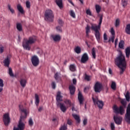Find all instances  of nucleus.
Masks as SVG:
<instances>
[{
    "instance_id": "1",
    "label": "nucleus",
    "mask_w": 130,
    "mask_h": 130,
    "mask_svg": "<svg viewBox=\"0 0 130 130\" xmlns=\"http://www.w3.org/2000/svg\"><path fill=\"white\" fill-rule=\"evenodd\" d=\"M115 62L116 66L121 69L120 72V75H122L124 71H125V69H126L125 57L122 54V53H120L118 57L115 59Z\"/></svg>"
},
{
    "instance_id": "2",
    "label": "nucleus",
    "mask_w": 130,
    "mask_h": 130,
    "mask_svg": "<svg viewBox=\"0 0 130 130\" xmlns=\"http://www.w3.org/2000/svg\"><path fill=\"white\" fill-rule=\"evenodd\" d=\"M37 38L35 36L29 37L28 39H24L22 42V46L26 50H30L31 45L36 42Z\"/></svg>"
},
{
    "instance_id": "3",
    "label": "nucleus",
    "mask_w": 130,
    "mask_h": 130,
    "mask_svg": "<svg viewBox=\"0 0 130 130\" xmlns=\"http://www.w3.org/2000/svg\"><path fill=\"white\" fill-rule=\"evenodd\" d=\"M103 20V16L101 15L100 17L99 23L97 25L96 24H93L91 25V29L95 32V36L98 42H100V32L99 30L101 29V25L102 24V21Z\"/></svg>"
},
{
    "instance_id": "4",
    "label": "nucleus",
    "mask_w": 130,
    "mask_h": 130,
    "mask_svg": "<svg viewBox=\"0 0 130 130\" xmlns=\"http://www.w3.org/2000/svg\"><path fill=\"white\" fill-rule=\"evenodd\" d=\"M54 15L51 10H47L45 12V20L47 22H53Z\"/></svg>"
},
{
    "instance_id": "5",
    "label": "nucleus",
    "mask_w": 130,
    "mask_h": 130,
    "mask_svg": "<svg viewBox=\"0 0 130 130\" xmlns=\"http://www.w3.org/2000/svg\"><path fill=\"white\" fill-rule=\"evenodd\" d=\"M19 112L21 114L20 116V118H23V119L26 118L28 114V111L27 110V109H26V108H25V107H24L22 105H19Z\"/></svg>"
},
{
    "instance_id": "6",
    "label": "nucleus",
    "mask_w": 130,
    "mask_h": 130,
    "mask_svg": "<svg viewBox=\"0 0 130 130\" xmlns=\"http://www.w3.org/2000/svg\"><path fill=\"white\" fill-rule=\"evenodd\" d=\"M23 118H20L18 124L17 125V127H14L13 130H24L25 129V123L23 121Z\"/></svg>"
},
{
    "instance_id": "7",
    "label": "nucleus",
    "mask_w": 130,
    "mask_h": 130,
    "mask_svg": "<svg viewBox=\"0 0 130 130\" xmlns=\"http://www.w3.org/2000/svg\"><path fill=\"white\" fill-rule=\"evenodd\" d=\"M103 88V86L102 85V83L97 81L95 82L94 85V90L95 93H100L101 91H102V88Z\"/></svg>"
},
{
    "instance_id": "8",
    "label": "nucleus",
    "mask_w": 130,
    "mask_h": 130,
    "mask_svg": "<svg viewBox=\"0 0 130 130\" xmlns=\"http://www.w3.org/2000/svg\"><path fill=\"white\" fill-rule=\"evenodd\" d=\"M114 112L116 114H120L122 115L124 113V109H123V107L120 106L119 108L117 107L116 106H114L113 107Z\"/></svg>"
},
{
    "instance_id": "9",
    "label": "nucleus",
    "mask_w": 130,
    "mask_h": 130,
    "mask_svg": "<svg viewBox=\"0 0 130 130\" xmlns=\"http://www.w3.org/2000/svg\"><path fill=\"white\" fill-rule=\"evenodd\" d=\"M92 99L93 101L94 105H98L99 108H100V109H102V108H103L104 103L102 102V101H99L98 98H96L95 99L94 98V97H92Z\"/></svg>"
},
{
    "instance_id": "10",
    "label": "nucleus",
    "mask_w": 130,
    "mask_h": 130,
    "mask_svg": "<svg viewBox=\"0 0 130 130\" xmlns=\"http://www.w3.org/2000/svg\"><path fill=\"white\" fill-rule=\"evenodd\" d=\"M31 61L34 67H38L40 61H39V58L37 55H34L31 56Z\"/></svg>"
},
{
    "instance_id": "11",
    "label": "nucleus",
    "mask_w": 130,
    "mask_h": 130,
    "mask_svg": "<svg viewBox=\"0 0 130 130\" xmlns=\"http://www.w3.org/2000/svg\"><path fill=\"white\" fill-rule=\"evenodd\" d=\"M11 58H12V55L9 54L3 61L4 67L6 68H10V64L11 63Z\"/></svg>"
},
{
    "instance_id": "12",
    "label": "nucleus",
    "mask_w": 130,
    "mask_h": 130,
    "mask_svg": "<svg viewBox=\"0 0 130 130\" xmlns=\"http://www.w3.org/2000/svg\"><path fill=\"white\" fill-rule=\"evenodd\" d=\"M125 120L130 124V104H129L127 107L126 112L125 115Z\"/></svg>"
},
{
    "instance_id": "13",
    "label": "nucleus",
    "mask_w": 130,
    "mask_h": 130,
    "mask_svg": "<svg viewBox=\"0 0 130 130\" xmlns=\"http://www.w3.org/2000/svg\"><path fill=\"white\" fill-rule=\"evenodd\" d=\"M3 121L4 124L7 126L9 125L11 121V119L10 118V115L9 114H5L3 116Z\"/></svg>"
},
{
    "instance_id": "14",
    "label": "nucleus",
    "mask_w": 130,
    "mask_h": 130,
    "mask_svg": "<svg viewBox=\"0 0 130 130\" xmlns=\"http://www.w3.org/2000/svg\"><path fill=\"white\" fill-rule=\"evenodd\" d=\"M89 60V56L87 53H84L81 58L80 61L81 63H86L87 61Z\"/></svg>"
},
{
    "instance_id": "15",
    "label": "nucleus",
    "mask_w": 130,
    "mask_h": 130,
    "mask_svg": "<svg viewBox=\"0 0 130 130\" xmlns=\"http://www.w3.org/2000/svg\"><path fill=\"white\" fill-rule=\"evenodd\" d=\"M114 120L116 124H121V122L122 121V117L114 116Z\"/></svg>"
},
{
    "instance_id": "16",
    "label": "nucleus",
    "mask_w": 130,
    "mask_h": 130,
    "mask_svg": "<svg viewBox=\"0 0 130 130\" xmlns=\"http://www.w3.org/2000/svg\"><path fill=\"white\" fill-rule=\"evenodd\" d=\"M61 92L60 91H58L57 93V95H56V104H58V103H60L61 101H62V96L60 95Z\"/></svg>"
},
{
    "instance_id": "17",
    "label": "nucleus",
    "mask_w": 130,
    "mask_h": 130,
    "mask_svg": "<svg viewBox=\"0 0 130 130\" xmlns=\"http://www.w3.org/2000/svg\"><path fill=\"white\" fill-rule=\"evenodd\" d=\"M51 37L53 40L55 41V42H57V41H60V39H61V38L60 37V36L59 35H52Z\"/></svg>"
},
{
    "instance_id": "18",
    "label": "nucleus",
    "mask_w": 130,
    "mask_h": 130,
    "mask_svg": "<svg viewBox=\"0 0 130 130\" xmlns=\"http://www.w3.org/2000/svg\"><path fill=\"white\" fill-rule=\"evenodd\" d=\"M78 98L80 105H82V104H83V101H84V98H83V94H82V92L80 91H79L78 93Z\"/></svg>"
},
{
    "instance_id": "19",
    "label": "nucleus",
    "mask_w": 130,
    "mask_h": 130,
    "mask_svg": "<svg viewBox=\"0 0 130 130\" xmlns=\"http://www.w3.org/2000/svg\"><path fill=\"white\" fill-rule=\"evenodd\" d=\"M57 106H60V108L62 112H66L67 111V107L64 106V104L62 103H58Z\"/></svg>"
},
{
    "instance_id": "20",
    "label": "nucleus",
    "mask_w": 130,
    "mask_h": 130,
    "mask_svg": "<svg viewBox=\"0 0 130 130\" xmlns=\"http://www.w3.org/2000/svg\"><path fill=\"white\" fill-rule=\"evenodd\" d=\"M69 90L71 95H74V94H75V92H76V87L73 85H70Z\"/></svg>"
},
{
    "instance_id": "21",
    "label": "nucleus",
    "mask_w": 130,
    "mask_h": 130,
    "mask_svg": "<svg viewBox=\"0 0 130 130\" xmlns=\"http://www.w3.org/2000/svg\"><path fill=\"white\" fill-rule=\"evenodd\" d=\"M20 84L23 88L26 87V84H27V80L24 78H21L20 80Z\"/></svg>"
},
{
    "instance_id": "22",
    "label": "nucleus",
    "mask_w": 130,
    "mask_h": 130,
    "mask_svg": "<svg viewBox=\"0 0 130 130\" xmlns=\"http://www.w3.org/2000/svg\"><path fill=\"white\" fill-rule=\"evenodd\" d=\"M72 116L76 121L77 123H80L81 122V119L80 118V116L76 114H73Z\"/></svg>"
},
{
    "instance_id": "23",
    "label": "nucleus",
    "mask_w": 130,
    "mask_h": 130,
    "mask_svg": "<svg viewBox=\"0 0 130 130\" xmlns=\"http://www.w3.org/2000/svg\"><path fill=\"white\" fill-rule=\"evenodd\" d=\"M55 3L60 9H62V0H55Z\"/></svg>"
},
{
    "instance_id": "24",
    "label": "nucleus",
    "mask_w": 130,
    "mask_h": 130,
    "mask_svg": "<svg viewBox=\"0 0 130 130\" xmlns=\"http://www.w3.org/2000/svg\"><path fill=\"white\" fill-rule=\"evenodd\" d=\"M16 28L19 32H22L23 31V27L22 26V24L20 23L16 24Z\"/></svg>"
},
{
    "instance_id": "25",
    "label": "nucleus",
    "mask_w": 130,
    "mask_h": 130,
    "mask_svg": "<svg viewBox=\"0 0 130 130\" xmlns=\"http://www.w3.org/2000/svg\"><path fill=\"white\" fill-rule=\"evenodd\" d=\"M35 104L36 105H37V106H38V105H39V102H40V100H39V95H38V94H35Z\"/></svg>"
},
{
    "instance_id": "26",
    "label": "nucleus",
    "mask_w": 130,
    "mask_h": 130,
    "mask_svg": "<svg viewBox=\"0 0 130 130\" xmlns=\"http://www.w3.org/2000/svg\"><path fill=\"white\" fill-rule=\"evenodd\" d=\"M17 10L19 11V13H21V14L24 13V9H23V7H22V6L21 5L18 4L17 6Z\"/></svg>"
},
{
    "instance_id": "27",
    "label": "nucleus",
    "mask_w": 130,
    "mask_h": 130,
    "mask_svg": "<svg viewBox=\"0 0 130 130\" xmlns=\"http://www.w3.org/2000/svg\"><path fill=\"white\" fill-rule=\"evenodd\" d=\"M125 31L126 34H128V35H130V24H128L126 25L125 28Z\"/></svg>"
},
{
    "instance_id": "28",
    "label": "nucleus",
    "mask_w": 130,
    "mask_h": 130,
    "mask_svg": "<svg viewBox=\"0 0 130 130\" xmlns=\"http://www.w3.org/2000/svg\"><path fill=\"white\" fill-rule=\"evenodd\" d=\"M125 54H126V57L128 58V57H129V55H130V47H128L125 49Z\"/></svg>"
},
{
    "instance_id": "29",
    "label": "nucleus",
    "mask_w": 130,
    "mask_h": 130,
    "mask_svg": "<svg viewBox=\"0 0 130 130\" xmlns=\"http://www.w3.org/2000/svg\"><path fill=\"white\" fill-rule=\"evenodd\" d=\"M75 52L77 53V54H80L81 53L82 50L81 49V47L79 46H77L74 49Z\"/></svg>"
},
{
    "instance_id": "30",
    "label": "nucleus",
    "mask_w": 130,
    "mask_h": 130,
    "mask_svg": "<svg viewBox=\"0 0 130 130\" xmlns=\"http://www.w3.org/2000/svg\"><path fill=\"white\" fill-rule=\"evenodd\" d=\"M123 47H124V41L121 40L119 43V48L121 49H123Z\"/></svg>"
},
{
    "instance_id": "31",
    "label": "nucleus",
    "mask_w": 130,
    "mask_h": 130,
    "mask_svg": "<svg viewBox=\"0 0 130 130\" xmlns=\"http://www.w3.org/2000/svg\"><path fill=\"white\" fill-rule=\"evenodd\" d=\"M4 85V80L0 78V93L3 91Z\"/></svg>"
},
{
    "instance_id": "32",
    "label": "nucleus",
    "mask_w": 130,
    "mask_h": 130,
    "mask_svg": "<svg viewBox=\"0 0 130 130\" xmlns=\"http://www.w3.org/2000/svg\"><path fill=\"white\" fill-rule=\"evenodd\" d=\"M91 54L92 56V58L94 59L96 58V50H95V48H93L91 50Z\"/></svg>"
},
{
    "instance_id": "33",
    "label": "nucleus",
    "mask_w": 130,
    "mask_h": 130,
    "mask_svg": "<svg viewBox=\"0 0 130 130\" xmlns=\"http://www.w3.org/2000/svg\"><path fill=\"white\" fill-rule=\"evenodd\" d=\"M54 78L56 81H58V80H60V73L57 72L54 75Z\"/></svg>"
},
{
    "instance_id": "34",
    "label": "nucleus",
    "mask_w": 130,
    "mask_h": 130,
    "mask_svg": "<svg viewBox=\"0 0 130 130\" xmlns=\"http://www.w3.org/2000/svg\"><path fill=\"white\" fill-rule=\"evenodd\" d=\"M64 103L67 105H69V106H72V101L68 99H65L64 100Z\"/></svg>"
},
{
    "instance_id": "35",
    "label": "nucleus",
    "mask_w": 130,
    "mask_h": 130,
    "mask_svg": "<svg viewBox=\"0 0 130 130\" xmlns=\"http://www.w3.org/2000/svg\"><path fill=\"white\" fill-rule=\"evenodd\" d=\"M68 129V125L64 123L63 125H61L59 128V130H67Z\"/></svg>"
},
{
    "instance_id": "36",
    "label": "nucleus",
    "mask_w": 130,
    "mask_h": 130,
    "mask_svg": "<svg viewBox=\"0 0 130 130\" xmlns=\"http://www.w3.org/2000/svg\"><path fill=\"white\" fill-rule=\"evenodd\" d=\"M95 9L96 11V13L98 14H99L100 13V11H101V7L99 6V5H95Z\"/></svg>"
},
{
    "instance_id": "37",
    "label": "nucleus",
    "mask_w": 130,
    "mask_h": 130,
    "mask_svg": "<svg viewBox=\"0 0 130 130\" xmlns=\"http://www.w3.org/2000/svg\"><path fill=\"white\" fill-rule=\"evenodd\" d=\"M8 8L12 14H15V10H14V9H13V8H12V7L11 6V5L8 4Z\"/></svg>"
},
{
    "instance_id": "38",
    "label": "nucleus",
    "mask_w": 130,
    "mask_h": 130,
    "mask_svg": "<svg viewBox=\"0 0 130 130\" xmlns=\"http://www.w3.org/2000/svg\"><path fill=\"white\" fill-rule=\"evenodd\" d=\"M70 70L71 72H75L76 71V66H75V64H71L70 66Z\"/></svg>"
},
{
    "instance_id": "39",
    "label": "nucleus",
    "mask_w": 130,
    "mask_h": 130,
    "mask_svg": "<svg viewBox=\"0 0 130 130\" xmlns=\"http://www.w3.org/2000/svg\"><path fill=\"white\" fill-rule=\"evenodd\" d=\"M125 99L126 101H127V102H129L130 101V96H129V92L128 91H127L126 93V95H125Z\"/></svg>"
},
{
    "instance_id": "40",
    "label": "nucleus",
    "mask_w": 130,
    "mask_h": 130,
    "mask_svg": "<svg viewBox=\"0 0 130 130\" xmlns=\"http://www.w3.org/2000/svg\"><path fill=\"white\" fill-rule=\"evenodd\" d=\"M120 103L123 105L124 108H125L126 107V102L125 100L122 99L120 101Z\"/></svg>"
},
{
    "instance_id": "41",
    "label": "nucleus",
    "mask_w": 130,
    "mask_h": 130,
    "mask_svg": "<svg viewBox=\"0 0 130 130\" xmlns=\"http://www.w3.org/2000/svg\"><path fill=\"white\" fill-rule=\"evenodd\" d=\"M8 74L10 76V77H14V73H13V70H12V68H8Z\"/></svg>"
},
{
    "instance_id": "42",
    "label": "nucleus",
    "mask_w": 130,
    "mask_h": 130,
    "mask_svg": "<svg viewBox=\"0 0 130 130\" xmlns=\"http://www.w3.org/2000/svg\"><path fill=\"white\" fill-rule=\"evenodd\" d=\"M111 88L112 89V90H116V83H115L114 82H112L111 85Z\"/></svg>"
},
{
    "instance_id": "43",
    "label": "nucleus",
    "mask_w": 130,
    "mask_h": 130,
    "mask_svg": "<svg viewBox=\"0 0 130 130\" xmlns=\"http://www.w3.org/2000/svg\"><path fill=\"white\" fill-rule=\"evenodd\" d=\"M28 124L30 126H32L33 124H34V122H33V119L32 118H30L28 120Z\"/></svg>"
},
{
    "instance_id": "44",
    "label": "nucleus",
    "mask_w": 130,
    "mask_h": 130,
    "mask_svg": "<svg viewBox=\"0 0 130 130\" xmlns=\"http://www.w3.org/2000/svg\"><path fill=\"white\" fill-rule=\"evenodd\" d=\"M120 23V20L119 19H117L115 21V27H118L119 26V24Z\"/></svg>"
},
{
    "instance_id": "45",
    "label": "nucleus",
    "mask_w": 130,
    "mask_h": 130,
    "mask_svg": "<svg viewBox=\"0 0 130 130\" xmlns=\"http://www.w3.org/2000/svg\"><path fill=\"white\" fill-rule=\"evenodd\" d=\"M70 16L72 17V18H76V14H75L73 10L70 11Z\"/></svg>"
},
{
    "instance_id": "46",
    "label": "nucleus",
    "mask_w": 130,
    "mask_h": 130,
    "mask_svg": "<svg viewBox=\"0 0 130 130\" xmlns=\"http://www.w3.org/2000/svg\"><path fill=\"white\" fill-rule=\"evenodd\" d=\"M114 38L115 37L114 36H112L111 38H110L108 41V42H109V43H110V42H112V43H114Z\"/></svg>"
},
{
    "instance_id": "47",
    "label": "nucleus",
    "mask_w": 130,
    "mask_h": 130,
    "mask_svg": "<svg viewBox=\"0 0 130 130\" xmlns=\"http://www.w3.org/2000/svg\"><path fill=\"white\" fill-rule=\"evenodd\" d=\"M90 90V86H86L84 88V93H88Z\"/></svg>"
},
{
    "instance_id": "48",
    "label": "nucleus",
    "mask_w": 130,
    "mask_h": 130,
    "mask_svg": "<svg viewBox=\"0 0 130 130\" xmlns=\"http://www.w3.org/2000/svg\"><path fill=\"white\" fill-rule=\"evenodd\" d=\"M67 124H69V125H73V120L70 119H68Z\"/></svg>"
},
{
    "instance_id": "49",
    "label": "nucleus",
    "mask_w": 130,
    "mask_h": 130,
    "mask_svg": "<svg viewBox=\"0 0 130 130\" xmlns=\"http://www.w3.org/2000/svg\"><path fill=\"white\" fill-rule=\"evenodd\" d=\"M122 5L124 7H126L127 5V2H126L125 0H122Z\"/></svg>"
},
{
    "instance_id": "50",
    "label": "nucleus",
    "mask_w": 130,
    "mask_h": 130,
    "mask_svg": "<svg viewBox=\"0 0 130 130\" xmlns=\"http://www.w3.org/2000/svg\"><path fill=\"white\" fill-rule=\"evenodd\" d=\"M56 29L58 32H62L61 26H58L56 27Z\"/></svg>"
},
{
    "instance_id": "51",
    "label": "nucleus",
    "mask_w": 130,
    "mask_h": 130,
    "mask_svg": "<svg viewBox=\"0 0 130 130\" xmlns=\"http://www.w3.org/2000/svg\"><path fill=\"white\" fill-rule=\"evenodd\" d=\"M30 2L29 1H26V8L27 9H30L31 6L30 5Z\"/></svg>"
},
{
    "instance_id": "52",
    "label": "nucleus",
    "mask_w": 130,
    "mask_h": 130,
    "mask_svg": "<svg viewBox=\"0 0 130 130\" xmlns=\"http://www.w3.org/2000/svg\"><path fill=\"white\" fill-rule=\"evenodd\" d=\"M111 33L112 36H114L115 35V31H114V29H113V27H112L111 29Z\"/></svg>"
},
{
    "instance_id": "53",
    "label": "nucleus",
    "mask_w": 130,
    "mask_h": 130,
    "mask_svg": "<svg viewBox=\"0 0 130 130\" xmlns=\"http://www.w3.org/2000/svg\"><path fill=\"white\" fill-rule=\"evenodd\" d=\"M86 33H90V26L89 25H87L86 27Z\"/></svg>"
},
{
    "instance_id": "54",
    "label": "nucleus",
    "mask_w": 130,
    "mask_h": 130,
    "mask_svg": "<svg viewBox=\"0 0 130 130\" xmlns=\"http://www.w3.org/2000/svg\"><path fill=\"white\" fill-rule=\"evenodd\" d=\"M111 128L112 130H115V126L114 125V123H111Z\"/></svg>"
},
{
    "instance_id": "55",
    "label": "nucleus",
    "mask_w": 130,
    "mask_h": 130,
    "mask_svg": "<svg viewBox=\"0 0 130 130\" xmlns=\"http://www.w3.org/2000/svg\"><path fill=\"white\" fill-rule=\"evenodd\" d=\"M88 122V120L87 118H84L83 121V125H86Z\"/></svg>"
},
{
    "instance_id": "56",
    "label": "nucleus",
    "mask_w": 130,
    "mask_h": 130,
    "mask_svg": "<svg viewBox=\"0 0 130 130\" xmlns=\"http://www.w3.org/2000/svg\"><path fill=\"white\" fill-rule=\"evenodd\" d=\"M58 23L59 25H60V26H62V25L63 24V22L61 19H58Z\"/></svg>"
},
{
    "instance_id": "57",
    "label": "nucleus",
    "mask_w": 130,
    "mask_h": 130,
    "mask_svg": "<svg viewBox=\"0 0 130 130\" xmlns=\"http://www.w3.org/2000/svg\"><path fill=\"white\" fill-rule=\"evenodd\" d=\"M86 14L87 15H89V16H92V13L91 12V11H90L89 9L86 10Z\"/></svg>"
},
{
    "instance_id": "58",
    "label": "nucleus",
    "mask_w": 130,
    "mask_h": 130,
    "mask_svg": "<svg viewBox=\"0 0 130 130\" xmlns=\"http://www.w3.org/2000/svg\"><path fill=\"white\" fill-rule=\"evenodd\" d=\"M56 87V84H55V82H53L52 83V89H55Z\"/></svg>"
},
{
    "instance_id": "59",
    "label": "nucleus",
    "mask_w": 130,
    "mask_h": 130,
    "mask_svg": "<svg viewBox=\"0 0 130 130\" xmlns=\"http://www.w3.org/2000/svg\"><path fill=\"white\" fill-rule=\"evenodd\" d=\"M52 121H53V122H55L56 123H58V120H57V118H53L52 119Z\"/></svg>"
},
{
    "instance_id": "60",
    "label": "nucleus",
    "mask_w": 130,
    "mask_h": 130,
    "mask_svg": "<svg viewBox=\"0 0 130 130\" xmlns=\"http://www.w3.org/2000/svg\"><path fill=\"white\" fill-rule=\"evenodd\" d=\"M85 80H86V81H90V76L86 75L85 77Z\"/></svg>"
},
{
    "instance_id": "61",
    "label": "nucleus",
    "mask_w": 130,
    "mask_h": 130,
    "mask_svg": "<svg viewBox=\"0 0 130 130\" xmlns=\"http://www.w3.org/2000/svg\"><path fill=\"white\" fill-rule=\"evenodd\" d=\"M4 50H5V47H0V53H3V52H4Z\"/></svg>"
},
{
    "instance_id": "62",
    "label": "nucleus",
    "mask_w": 130,
    "mask_h": 130,
    "mask_svg": "<svg viewBox=\"0 0 130 130\" xmlns=\"http://www.w3.org/2000/svg\"><path fill=\"white\" fill-rule=\"evenodd\" d=\"M43 109V107L41 106V107H39V108L38 109V111L39 112H41L42 111Z\"/></svg>"
},
{
    "instance_id": "63",
    "label": "nucleus",
    "mask_w": 130,
    "mask_h": 130,
    "mask_svg": "<svg viewBox=\"0 0 130 130\" xmlns=\"http://www.w3.org/2000/svg\"><path fill=\"white\" fill-rule=\"evenodd\" d=\"M107 35L105 33L104 35V40H107Z\"/></svg>"
},
{
    "instance_id": "64",
    "label": "nucleus",
    "mask_w": 130,
    "mask_h": 130,
    "mask_svg": "<svg viewBox=\"0 0 130 130\" xmlns=\"http://www.w3.org/2000/svg\"><path fill=\"white\" fill-rule=\"evenodd\" d=\"M73 83L74 85H76V84H77V79H76V78L73 79Z\"/></svg>"
}]
</instances>
